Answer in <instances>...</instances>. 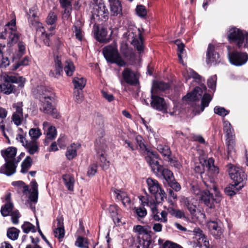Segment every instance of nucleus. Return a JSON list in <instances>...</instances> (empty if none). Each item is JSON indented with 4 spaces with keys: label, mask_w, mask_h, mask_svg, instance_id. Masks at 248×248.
<instances>
[{
    "label": "nucleus",
    "mask_w": 248,
    "mask_h": 248,
    "mask_svg": "<svg viewBox=\"0 0 248 248\" xmlns=\"http://www.w3.org/2000/svg\"><path fill=\"white\" fill-rule=\"evenodd\" d=\"M1 78L3 82L0 84V91L6 95L18 93L26 81L23 77L9 75L6 72L2 73Z\"/></svg>",
    "instance_id": "1"
},
{
    "label": "nucleus",
    "mask_w": 248,
    "mask_h": 248,
    "mask_svg": "<svg viewBox=\"0 0 248 248\" xmlns=\"http://www.w3.org/2000/svg\"><path fill=\"white\" fill-rule=\"evenodd\" d=\"M204 183L206 189L202 190L198 198L201 203L213 209L215 207V203H218L222 200L221 193L214 183L212 181L209 183L204 181Z\"/></svg>",
    "instance_id": "2"
},
{
    "label": "nucleus",
    "mask_w": 248,
    "mask_h": 248,
    "mask_svg": "<svg viewBox=\"0 0 248 248\" xmlns=\"http://www.w3.org/2000/svg\"><path fill=\"white\" fill-rule=\"evenodd\" d=\"M158 160L155 159L149 164L152 171L154 173L163 177L165 185H167L169 187L173 188L175 192L179 191L181 189V186L180 184L176 181L173 172L160 164Z\"/></svg>",
    "instance_id": "3"
},
{
    "label": "nucleus",
    "mask_w": 248,
    "mask_h": 248,
    "mask_svg": "<svg viewBox=\"0 0 248 248\" xmlns=\"http://www.w3.org/2000/svg\"><path fill=\"white\" fill-rule=\"evenodd\" d=\"M103 56L108 63L116 64L119 67H124L127 64L126 61L122 57L117 48L116 42L105 46L102 49Z\"/></svg>",
    "instance_id": "4"
},
{
    "label": "nucleus",
    "mask_w": 248,
    "mask_h": 248,
    "mask_svg": "<svg viewBox=\"0 0 248 248\" xmlns=\"http://www.w3.org/2000/svg\"><path fill=\"white\" fill-rule=\"evenodd\" d=\"M135 140L136 142V150H138L140 154L144 156V158L148 165L155 159H160L158 153L153 151L151 148L148 147L145 140L140 135L135 136Z\"/></svg>",
    "instance_id": "5"
},
{
    "label": "nucleus",
    "mask_w": 248,
    "mask_h": 248,
    "mask_svg": "<svg viewBox=\"0 0 248 248\" xmlns=\"http://www.w3.org/2000/svg\"><path fill=\"white\" fill-rule=\"evenodd\" d=\"M134 231L138 232L139 245L136 248H153L154 242L151 234L154 233L148 226H142L140 225L134 227Z\"/></svg>",
    "instance_id": "6"
},
{
    "label": "nucleus",
    "mask_w": 248,
    "mask_h": 248,
    "mask_svg": "<svg viewBox=\"0 0 248 248\" xmlns=\"http://www.w3.org/2000/svg\"><path fill=\"white\" fill-rule=\"evenodd\" d=\"M229 175L233 180V186L234 187L238 186L236 190H241L245 185V181L247 179V175L245 172L230 163L226 166Z\"/></svg>",
    "instance_id": "7"
},
{
    "label": "nucleus",
    "mask_w": 248,
    "mask_h": 248,
    "mask_svg": "<svg viewBox=\"0 0 248 248\" xmlns=\"http://www.w3.org/2000/svg\"><path fill=\"white\" fill-rule=\"evenodd\" d=\"M146 182L149 192L154 195L157 203H161L163 201L164 198H167V194L156 180L149 178L147 179Z\"/></svg>",
    "instance_id": "8"
},
{
    "label": "nucleus",
    "mask_w": 248,
    "mask_h": 248,
    "mask_svg": "<svg viewBox=\"0 0 248 248\" xmlns=\"http://www.w3.org/2000/svg\"><path fill=\"white\" fill-rule=\"evenodd\" d=\"M227 39L231 44H235L236 48L240 49L244 43L245 35L240 29L233 27L228 31Z\"/></svg>",
    "instance_id": "9"
},
{
    "label": "nucleus",
    "mask_w": 248,
    "mask_h": 248,
    "mask_svg": "<svg viewBox=\"0 0 248 248\" xmlns=\"http://www.w3.org/2000/svg\"><path fill=\"white\" fill-rule=\"evenodd\" d=\"M228 58L230 62L235 66H239L245 64L248 60V55L246 53L231 50V46H228Z\"/></svg>",
    "instance_id": "10"
},
{
    "label": "nucleus",
    "mask_w": 248,
    "mask_h": 248,
    "mask_svg": "<svg viewBox=\"0 0 248 248\" xmlns=\"http://www.w3.org/2000/svg\"><path fill=\"white\" fill-rule=\"evenodd\" d=\"M34 97L38 99L40 101L46 100H54V92L51 88L44 86H38L32 92Z\"/></svg>",
    "instance_id": "11"
},
{
    "label": "nucleus",
    "mask_w": 248,
    "mask_h": 248,
    "mask_svg": "<svg viewBox=\"0 0 248 248\" xmlns=\"http://www.w3.org/2000/svg\"><path fill=\"white\" fill-rule=\"evenodd\" d=\"M34 97L38 99L40 101L46 100H54V92L51 88L44 86H38L32 92Z\"/></svg>",
    "instance_id": "12"
},
{
    "label": "nucleus",
    "mask_w": 248,
    "mask_h": 248,
    "mask_svg": "<svg viewBox=\"0 0 248 248\" xmlns=\"http://www.w3.org/2000/svg\"><path fill=\"white\" fill-rule=\"evenodd\" d=\"M151 107L159 111L167 112L168 107L164 98L160 96V94L151 92Z\"/></svg>",
    "instance_id": "13"
},
{
    "label": "nucleus",
    "mask_w": 248,
    "mask_h": 248,
    "mask_svg": "<svg viewBox=\"0 0 248 248\" xmlns=\"http://www.w3.org/2000/svg\"><path fill=\"white\" fill-rule=\"evenodd\" d=\"M109 12L106 6L104 1L100 0L97 2L93 8V13L92 14L91 20L95 19V16L98 17L102 21H106L108 19Z\"/></svg>",
    "instance_id": "14"
},
{
    "label": "nucleus",
    "mask_w": 248,
    "mask_h": 248,
    "mask_svg": "<svg viewBox=\"0 0 248 248\" xmlns=\"http://www.w3.org/2000/svg\"><path fill=\"white\" fill-rule=\"evenodd\" d=\"M53 100H46L41 101L40 109L44 113L51 115L53 118L59 119L61 117L57 108L52 105Z\"/></svg>",
    "instance_id": "15"
},
{
    "label": "nucleus",
    "mask_w": 248,
    "mask_h": 248,
    "mask_svg": "<svg viewBox=\"0 0 248 248\" xmlns=\"http://www.w3.org/2000/svg\"><path fill=\"white\" fill-rule=\"evenodd\" d=\"M54 56V70H51L49 73V76L51 77H54L59 78L62 75L63 65L62 62V56L59 53H53Z\"/></svg>",
    "instance_id": "16"
},
{
    "label": "nucleus",
    "mask_w": 248,
    "mask_h": 248,
    "mask_svg": "<svg viewBox=\"0 0 248 248\" xmlns=\"http://www.w3.org/2000/svg\"><path fill=\"white\" fill-rule=\"evenodd\" d=\"M207 227L211 233L216 239L220 238L223 233L222 224L218 219L210 220L207 222Z\"/></svg>",
    "instance_id": "17"
},
{
    "label": "nucleus",
    "mask_w": 248,
    "mask_h": 248,
    "mask_svg": "<svg viewBox=\"0 0 248 248\" xmlns=\"http://www.w3.org/2000/svg\"><path fill=\"white\" fill-rule=\"evenodd\" d=\"M221 62L219 54L215 51V47L212 44H209L206 52V63L207 64L217 65Z\"/></svg>",
    "instance_id": "18"
},
{
    "label": "nucleus",
    "mask_w": 248,
    "mask_h": 248,
    "mask_svg": "<svg viewBox=\"0 0 248 248\" xmlns=\"http://www.w3.org/2000/svg\"><path fill=\"white\" fill-rule=\"evenodd\" d=\"M123 80L127 84L131 85H136L139 83V79L136 73L130 68H125L122 73Z\"/></svg>",
    "instance_id": "19"
},
{
    "label": "nucleus",
    "mask_w": 248,
    "mask_h": 248,
    "mask_svg": "<svg viewBox=\"0 0 248 248\" xmlns=\"http://www.w3.org/2000/svg\"><path fill=\"white\" fill-rule=\"evenodd\" d=\"M93 33L95 39L101 43H108L109 39L107 38L108 31L106 28L100 29L99 25L95 23L93 25Z\"/></svg>",
    "instance_id": "20"
},
{
    "label": "nucleus",
    "mask_w": 248,
    "mask_h": 248,
    "mask_svg": "<svg viewBox=\"0 0 248 248\" xmlns=\"http://www.w3.org/2000/svg\"><path fill=\"white\" fill-rule=\"evenodd\" d=\"M181 202L184 207L189 212L191 215H196L198 205L197 200L196 199L192 197H183L181 199Z\"/></svg>",
    "instance_id": "21"
},
{
    "label": "nucleus",
    "mask_w": 248,
    "mask_h": 248,
    "mask_svg": "<svg viewBox=\"0 0 248 248\" xmlns=\"http://www.w3.org/2000/svg\"><path fill=\"white\" fill-rule=\"evenodd\" d=\"M4 160L5 161V164L0 168V173L4 174L7 176H11L16 171L17 166L15 163L16 159Z\"/></svg>",
    "instance_id": "22"
},
{
    "label": "nucleus",
    "mask_w": 248,
    "mask_h": 248,
    "mask_svg": "<svg viewBox=\"0 0 248 248\" xmlns=\"http://www.w3.org/2000/svg\"><path fill=\"white\" fill-rule=\"evenodd\" d=\"M212 99V97L210 94L205 93L201 99V106L195 105L193 107V112L194 113L195 115L199 114L201 112H202L205 108L209 106Z\"/></svg>",
    "instance_id": "23"
},
{
    "label": "nucleus",
    "mask_w": 248,
    "mask_h": 248,
    "mask_svg": "<svg viewBox=\"0 0 248 248\" xmlns=\"http://www.w3.org/2000/svg\"><path fill=\"white\" fill-rule=\"evenodd\" d=\"M111 16L119 18L123 16L122 5L120 0L109 1Z\"/></svg>",
    "instance_id": "24"
},
{
    "label": "nucleus",
    "mask_w": 248,
    "mask_h": 248,
    "mask_svg": "<svg viewBox=\"0 0 248 248\" xmlns=\"http://www.w3.org/2000/svg\"><path fill=\"white\" fill-rule=\"evenodd\" d=\"M170 88L169 83L161 81H154L151 88V92L160 94L161 92L165 91Z\"/></svg>",
    "instance_id": "25"
},
{
    "label": "nucleus",
    "mask_w": 248,
    "mask_h": 248,
    "mask_svg": "<svg viewBox=\"0 0 248 248\" xmlns=\"http://www.w3.org/2000/svg\"><path fill=\"white\" fill-rule=\"evenodd\" d=\"M121 55L130 63H133L136 56L132 48L128 47L127 45L120 48Z\"/></svg>",
    "instance_id": "26"
},
{
    "label": "nucleus",
    "mask_w": 248,
    "mask_h": 248,
    "mask_svg": "<svg viewBox=\"0 0 248 248\" xmlns=\"http://www.w3.org/2000/svg\"><path fill=\"white\" fill-rule=\"evenodd\" d=\"M203 93L202 89L198 87H195L190 93H188L185 97L186 100L193 102L198 101L199 97L202 96Z\"/></svg>",
    "instance_id": "27"
},
{
    "label": "nucleus",
    "mask_w": 248,
    "mask_h": 248,
    "mask_svg": "<svg viewBox=\"0 0 248 248\" xmlns=\"http://www.w3.org/2000/svg\"><path fill=\"white\" fill-rule=\"evenodd\" d=\"M62 179L67 189L70 191H73L75 183L74 175L71 174H64L62 175Z\"/></svg>",
    "instance_id": "28"
},
{
    "label": "nucleus",
    "mask_w": 248,
    "mask_h": 248,
    "mask_svg": "<svg viewBox=\"0 0 248 248\" xmlns=\"http://www.w3.org/2000/svg\"><path fill=\"white\" fill-rule=\"evenodd\" d=\"M0 152L4 160H11V159H16L17 149L14 147H9L5 150H2Z\"/></svg>",
    "instance_id": "29"
},
{
    "label": "nucleus",
    "mask_w": 248,
    "mask_h": 248,
    "mask_svg": "<svg viewBox=\"0 0 248 248\" xmlns=\"http://www.w3.org/2000/svg\"><path fill=\"white\" fill-rule=\"evenodd\" d=\"M114 192L116 194L117 199L122 201L124 207L131 205V199L126 193L116 189H114Z\"/></svg>",
    "instance_id": "30"
},
{
    "label": "nucleus",
    "mask_w": 248,
    "mask_h": 248,
    "mask_svg": "<svg viewBox=\"0 0 248 248\" xmlns=\"http://www.w3.org/2000/svg\"><path fill=\"white\" fill-rule=\"evenodd\" d=\"M226 144L227 146V157L228 159L229 158L233 159L235 156L234 138H227Z\"/></svg>",
    "instance_id": "31"
},
{
    "label": "nucleus",
    "mask_w": 248,
    "mask_h": 248,
    "mask_svg": "<svg viewBox=\"0 0 248 248\" xmlns=\"http://www.w3.org/2000/svg\"><path fill=\"white\" fill-rule=\"evenodd\" d=\"M107 148V146L106 143V140L103 137H99L96 140L95 143V149L97 152V154H99L101 153H105Z\"/></svg>",
    "instance_id": "32"
},
{
    "label": "nucleus",
    "mask_w": 248,
    "mask_h": 248,
    "mask_svg": "<svg viewBox=\"0 0 248 248\" xmlns=\"http://www.w3.org/2000/svg\"><path fill=\"white\" fill-rule=\"evenodd\" d=\"M133 211L134 216L138 220L143 218L147 214V211L143 205H140L138 207H134Z\"/></svg>",
    "instance_id": "33"
},
{
    "label": "nucleus",
    "mask_w": 248,
    "mask_h": 248,
    "mask_svg": "<svg viewBox=\"0 0 248 248\" xmlns=\"http://www.w3.org/2000/svg\"><path fill=\"white\" fill-rule=\"evenodd\" d=\"M81 22L80 20L77 21L73 26L72 30L75 33L76 39L81 41L83 37L82 30L81 28Z\"/></svg>",
    "instance_id": "34"
},
{
    "label": "nucleus",
    "mask_w": 248,
    "mask_h": 248,
    "mask_svg": "<svg viewBox=\"0 0 248 248\" xmlns=\"http://www.w3.org/2000/svg\"><path fill=\"white\" fill-rule=\"evenodd\" d=\"M156 149L162 155L164 159H165V158H168L170 155H171V151L170 147L168 145L158 144Z\"/></svg>",
    "instance_id": "35"
},
{
    "label": "nucleus",
    "mask_w": 248,
    "mask_h": 248,
    "mask_svg": "<svg viewBox=\"0 0 248 248\" xmlns=\"http://www.w3.org/2000/svg\"><path fill=\"white\" fill-rule=\"evenodd\" d=\"M23 146L28 150V152L31 155H33L35 153L38 152L39 150L37 142L35 141H30L29 142L26 140L25 144H23Z\"/></svg>",
    "instance_id": "36"
},
{
    "label": "nucleus",
    "mask_w": 248,
    "mask_h": 248,
    "mask_svg": "<svg viewBox=\"0 0 248 248\" xmlns=\"http://www.w3.org/2000/svg\"><path fill=\"white\" fill-rule=\"evenodd\" d=\"M32 164V159L30 156H27L21 163V169L20 172L22 173H26L28 170L31 167Z\"/></svg>",
    "instance_id": "37"
},
{
    "label": "nucleus",
    "mask_w": 248,
    "mask_h": 248,
    "mask_svg": "<svg viewBox=\"0 0 248 248\" xmlns=\"http://www.w3.org/2000/svg\"><path fill=\"white\" fill-rule=\"evenodd\" d=\"M14 205L13 203H6L1 206L0 209V213L3 217L9 216L11 212H13Z\"/></svg>",
    "instance_id": "38"
},
{
    "label": "nucleus",
    "mask_w": 248,
    "mask_h": 248,
    "mask_svg": "<svg viewBox=\"0 0 248 248\" xmlns=\"http://www.w3.org/2000/svg\"><path fill=\"white\" fill-rule=\"evenodd\" d=\"M72 82L76 89L82 90L85 86L86 80L82 77L78 78L76 77L73 78Z\"/></svg>",
    "instance_id": "39"
},
{
    "label": "nucleus",
    "mask_w": 248,
    "mask_h": 248,
    "mask_svg": "<svg viewBox=\"0 0 248 248\" xmlns=\"http://www.w3.org/2000/svg\"><path fill=\"white\" fill-rule=\"evenodd\" d=\"M223 131L226 133L227 138H235L233 134V129L230 123L228 121H225L223 123Z\"/></svg>",
    "instance_id": "40"
},
{
    "label": "nucleus",
    "mask_w": 248,
    "mask_h": 248,
    "mask_svg": "<svg viewBox=\"0 0 248 248\" xmlns=\"http://www.w3.org/2000/svg\"><path fill=\"white\" fill-rule=\"evenodd\" d=\"M64 69L66 75L69 77H71L73 75V73L75 70V66L74 63L69 60H67L65 62V65L63 67Z\"/></svg>",
    "instance_id": "41"
},
{
    "label": "nucleus",
    "mask_w": 248,
    "mask_h": 248,
    "mask_svg": "<svg viewBox=\"0 0 248 248\" xmlns=\"http://www.w3.org/2000/svg\"><path fill=\"white\" fill-rule=\"evenodd\" d=\"M20 230L14 227H10L7 230V237L12 240L17 239Z\"/></svg>",
    "instance_id": "42"
},
{
    "label": "nucleus",
    "mask_w": 248,
    "mask_h": 248,
    "mask_svg": "<svg viewBox=\"0 0 248 248\" xmlns=\"http://www.w3.org/2000/svg\"><path fill=\"white\" fill-rule=\"evenodd\" d=\"M21 229L25 233H28L30 232H36L35 226L29 221H25L21 225Z\"/></svg>",
    "instance_id": "43"
},
{
    "label": "nucleus",
    "mask_w": 248,
    "mask_h": 248,
    "mask_svg": "<svg viewBox=\"0 0 248 248\" xmlns=\"http://www.w3.org/2000/svg\"><path fill=\"white\" fill-rule=\"evenodd\" d=\"M60 3L62 8L64 9V14L69 16L72 10L71 2L69 0H60Z\"/></svg>",
    "instance_id": "44"
},
{
    "label": "nucleus",
    "mask_w": 248,
    "mask_h": 248,
    "mask_svg": "<svg viewBox=\"0 0 248 248\" xmlns=\"http://www.w3.org/2000/svg\"><path fill=\"white\" fill-rule=\"evenodd\" d=\"M104 154L105 153H101L99 154H97L100 161L99 165L104 170L108 169L109 166V161L107 160L104 155Z\"/></svg>",
    "instance_id": "45"
},
{
    "label": "nucleus",
    "mask_w": 248,
    "mask_h": 248,
    "mask_svg": "<svg viewBox=\"0 0 248 248\" xmlns=\"http://www.w3.org/2000/svg\"><path fill=\"white\" fill-rule=\"evenodd\" d=\"M75 245L80 248H89L88 239L82 236L78 237Z\"/></svg>",
    "instance_id": "46"
},
{
    "label": "nucleus",
    "mask_w": 248,
    "mask_h": 248,
    "mask_svg": "<svg viewBox=\"0 0 248 248\" xmlns=\"http://www.w3.org/2000/svg\"><path fill=\"white\" fill-rule=\"evenodd\" d=\"M73 145H75L74 143L72 144L71 147H68L65 153L66 158L69 160H72L77 155V150L73 149Z\"/></svg>",
    "instance_id": "47"
},
{
    "label": "nucleus",
    "mask_w": 248,
    "mask_h": 248,
    "mask_svg": "<svg viewBox=\"0 0 248 248\" xmlns=\"http://www.w3.org/2000/svg\"><path fill=\"white\" fill-rule=\"evenodd\" d=\"M164 160L168 161L171 166H173L178 169H180L182 167L178 159L174 156L172 157L171 155H170V156H169L168 158H165Z\"/></svg>",
    "instance_id": "48"
},
{
    "label": "nucleus",
    "mask_w": 248,
    "mask_h": 248,
    "mask_svg": "<svg viewBox=\"0 0 248 248\" xmlns=\"http://www.w3.org/2000/svg\"><path fill=\"white\" fill-rule=\"evenodd\" d=\"M173 190V188L170 187L167 188V192L168 193V201L171 205L174 204V202H175L177 200V195L175 193Z\"/></svg>",
    "instance_id": "49"
},
{
    "label": "nucleus",
    "mask_w": 248,
    "mask_h": 248,
    "mask_svg": "<svg viewBox=\"0 0 248 248\" xmlns=\"http://www.w3.org/2000/svg\"><path fill=\"white\" fill-rule=\"evenodd\" d=\"M54 233L55 236L58 239L59 242H61L65 235L64 228L59 227L56 228L54 230Z\"/></svg>",
    "instance_id": "50"
},
{
    "label": "nucleus",
    "mask_w": 248,
    "mask_h": 248,
    "mask_svg": "<svg viewBox=\"0 0 248 248\" xmlns=\"http://www.w3.org/2000/svg\"><path fill=\"white\" fill-rule=\"evenodd\" d=\"M217 76L215 75L211 77L207 80V86L209 88L211 89L214 92H215L217 86Z\"/></svg>",
    "instance_id": "51"
},
{
    "label": "nucleus",
    "mask_w": 248,
    "mask_h": 248,
    "mask_svg": "<svg viewBox=\"0 0 248 248\" xmlns=\"http://www.w3.org/2000/svg\"><path fill=\"white\" fill-rule=\"evenodd\" d=\"M11 216V221L14 224H17L19 223V218L21 217V214L17 209L14 210L10 214Z\"/></svg>",
    "instance_id": "52"
},
{
    "label": "nucleus",
    "mask_w": 248,
    "mask_h": 248,
    "mask_svg": "<svg viewBox=\"0 0 248 248\" xmlns=\"http://www.w3.org/2000/svg\"><path fill=\"white\" fill-rule=\"evenodd\" d=\"M136 11L137 15L141 17H145L147 16V10L144 5H138Z\"/></svg>",
    "instance_id": "53"
},
{
    "label": "nucleus",
    "mask_w": 248,
    "mask_h": 248,
    "mask_svg": "<svg viewBox=\"0 0 248 248\" xmlns=\"http://www.w3.org/2000/svg\"><path fill=\"white\" fill-rule=\"evenodd\" d=\"M214 113L220 116L224 117L229 113L230 111L223 107L216 106L214 109Z\"/></svg>",
    "instance_id": "54"
},
{
    "label": "nucleus",
    "mask_w": 248,
    "mask_h": 248,
    "mask_svg": "<svg viewBox=\"0 0 248 248\" xmlns=\"http://www.w3.org/2000/svg\"><path fill=\"white\" fill-rule=\"evenodd\" d=\"M236 188H238V186L234 187L232 184L231 186H227L224 189V192L227 195L232 197L238 191L236 190Z\"/></svg>",
    "instance_id": "55"
},
{
    "label": "nucleus",
    "mask_w": 248,
    "mask_h": 248,
    "mask_svg": "<svg viewBox=\"0 0 248 248\" xmlns=\"http://www.w3.org/2000/svg\"><path fill=\"white\" fill-rule=\"evenodd\" d=\"M29 135L31 139L36 140L42 135V133L38 128H31L29 131Z\"/></svg>",
    "instance_id": "56"
},
{
    "label": "nucleus",
    "mask_w": 248,
    "mask_h": 248,
    "mask_svg": "<svg viewBox=\"0 0 248 248\" xmlns=\"http://www.w3.org/2000/svg\"><path fill=\"white\" fill-rule=\"evenodd\" d=\"M31 242L33 245L28 244L25 248H42L38 243L40 242V239L38 237L34 238L32 236H30Z\"/></svg>",
    "instance_id": "57"
},
{
    "label": "nucleus",
    "mask_w": 248,
    "mask_h": 248,
    "mask_svg": "<svg viewBox=\"0 0 248 248\" xmlns=\"http://www.w3.org/2000/svg\"><path fill=\"white\" fill-rule=\"evenodd\" d=\"M191 186L192 192L199 198L202 192V190L200 188V186L197 183H193Z\"/></svg>",
    "instance_id": "58"
},
{
    "label": "nucleus",
    "mask_w": 248,
    "mask_h": 248,
    "mask_svg": "<svg viewBox=\"0 0 248 248\" xmlns=\"http://www.w3.org/2000/svg\"><path fill=\"white\" fill-rule=\"evenodd\" d=\"M170 213L173 216L176 217L177 218H181L185 217V215L183 211L175 209L174 208H171L170 210Z\"/></svg>",
    "instance_id": "59"
},
{
    "label": "nucleus",
    "mask_w": 248,
    "mask_h": 248,
    "mask_svg": "<svg viewBox=\"0 0 248 248\" xmlns=\"http://www.w3.org/2000/svg\"><path fill=\"white\" fill-rule=\"evenodd\" d=\"M57 20V15L53 12H51L47 18H46V22L47 24L52 25L54 24Z\"/></svg>",
    "instance_id": "60"
},
{
    "label": "nucleus",
    "mask_w": 248,
    "mask_h": 248,
    "mask_svg": "<svg viewBox=\"0 0 248 248\" xmlns=\"http://www.w3.org/2000/svg\"><path fill=\"white\" fill-rule=\"evenodd\" d=\"M20 34L17 33H11L9 36V41L8 43L10 46L16 44L19 39Z\"/></svg>",
    "instance_id": "61"
},
{
    "label": "nucleus",
    "mask_w": 248,
    "mask_h": 248,
    "mask_svg": "<svg viewBox=\"0 0 248 248\" xmlns=\"http://www.w3.org/2000/svg\"><path fill=\"white\" fill-rule=\"evenodd\" d=\"M118 207L116 204L110 205L108 211L111 217H116L118 215Z\"/></svg>",
    "instance_id": "62"
},
{
    "label": "nucleus",
    "mask_w": 248,
    "mask_h": 248,
    "mask_svg": "<svg viewBox=\"0 0 248 248\" xmlns=\"http://www.w3.org/2000/svg\"><path fill=\"white\" fill-rule=\"evenodd\" d=\"M97 170V165L96 164H92L89 167L87 171V175L92 177L95 175Z\"/></svg>",
    "instance_id": "63"
},
{
    "label": "nucleus",
    "mask_w": 248,
    "mask_h": 248,
    "mask_svg": "<svg viewBox=\"0 0 248 248\" xmlns=\"http://www.w3.org/2000/svg\"><path fill=\"white\" fill-rule=\"evenodd\" d=\"M162 248H183L181 246L171 242L169 241H166L162 245Z\"/></svg>",
    "instance_id": "64"
}]
</instances>
